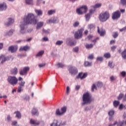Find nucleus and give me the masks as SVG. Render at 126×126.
I'll list each match as a JSON object with an SVG mask.
<instances>
[{
    "label": "nucleus",
    "mask_w": 126,
    "mask_h": 126,
    "mask_svg": "<svg viewBox=\"0 0 126 126\" xmlns=\"http://www.w3.org/2000/svg\"><path fill=\"white\" fill-rule=\"evenodd\" d=\"M63 43V40H58L56 42V45H58V46H61V45H62Z\"/></svg>",
    "instance_id": "nucleus-42"
},
{
    "label": "nucleus",
    "mask_w": 126,
    "mask_h": 126,
    "mask_svg": "<svg viewBox=\"0 0 126 126\" xmlns=\"http://www.w3.org/2000/svg\"><path fill=\"white\" fill-rule=\"evenodd\" d=\"M18 49V47L17 45L11 46L8 48V51L11 52V53H15Z\"/></svg>",
    "instance_id": "nucleus-13"
},
{
    "label": "nucleus",
    "mask_w": 126,
    "mask_h": 126,
    "mask_svg": "<svg viewBox=\"0 0 126 126\" xmlns=\"http://www.w3.org/2000/svg\"><path fill=\"white\" fill-rule=\"evenodd\" d=\"M94 45L92 44H88V43H87L86 45H85V47H86V49H92V48L94 47Z\"/></svg>",
    "instance_id": "nucleus-31"
},
{
    "label": "nucleus",
    "mask_w": 126,
    "mask_h": 126,
    "mask_svg": "<svg viewBox=\"0 0 126 126\" xmlns=\"http://www.w3.org/2000/svg\"><path fill=\"white\" fill-rule=\"evenodd\" d=\"M121 74V75L123 76V77H125V76H126V72L125 71H122Z\"/></svg>",
    "instance_id": "nucleus-55"
},
{
    "label": "nucleus",
    "mask_w": 126,
    "mask_h": 126,
    "mask_svg": "<svg viewBox=\"0 0 126 126\" xmlns=\"http://www.w3.org/2000/svg\"><path fill=\"white\" fill-rule=\"evenodd\" d=\"M83 31H84V29H83L78 30L74 34L75 39H80V38H82V33H83Z\"/></svg>",
    "instance_id": "nucleus-7"
},
{
    "label": "nucleus",
    "mask_w": 126,
    "mask_h": 126,
    "mask_svg": "<svg viewBox=\"0 0 126 126\" xmlns=\"http://www.w3.org/2000/svg\"><path fill=\"white\" fill-rule=\"evenodd\" d=\"M69 72L71 73V74H76L77 72H78V70H77V68L76 67H71L69 69Z\"/></svg>",
    "instance_id": "nucleus-17"
},
{
    "label": "nucleus",
    "mask_w": 126,
    "mask_h": 126,
    "mask_svg": "<svg viewBox=\"0 0 126 126\" xmlns=\"http://www.w3.org/2000/svg\"><path fill=\"white\" fill-rule=\"evenodd\" d=\"M122 57L124 60L126 59V49H125L124 51L121 53Z\"/></svg>",
    "instance_id": "nucleus-33"
},
{
    "label": "nucleus",
    "mask_w": 126,
    "mask_h": 126,
    "mask_svg": "<svg viewBox=\"0 0 126 126\" xmlns=\"http://www.w3.org/2000/svg\"><path fill=\"white\" fill-rule=\"evenodd\" d=\"M85 66H91V63H89V62H85L84 63Z\"/></svg>",
    "instance_id": "nucleus-44"
},
{
    "label": "nucleus",
    "mask_w": 126,
    "mask_h": 126,
    "mask_svg": "<svg viewBox=\"0 0 126 126\" xmlns=\"http://www.w3.org/2000/svg\"><path fill=\"white\" fill-rule=\"evenodd\" d=\"M26 4L29 5H33V0H25Z\"/></svg>",
    "instance_id": "nucleus-29"
},
{
    "label": "nucleus",
    "mask_w": 126,
    "mask_h": 126,
    "mask_svg": "<svg viewBox=\"0 0 126 126\" xmlns=\"http://www.w3.org/2000/svg\"><path fill=\"white\" fill-rule=\"evenodd\" d=\"M97 61H98V62H102L103 61V57H99L97 58Z\"/></svg>",
    "instance_id": "nucleus-53"
},
{
    "label": "nucleus",
    "mask_w": 126,
    "mask_h": 126,
    "mask_svg": "<svg viewBox=\"0 0 126 126\" xmlns=\"http://www.w3.org/2000/svg\"><path fill=\"white\" fill-rule=\"evenodd\" d=\"M120 4L123 6H126V0H120Z\"/></svg>",
    "instance_id": "nucleus-36"
},
{
    "label": "nucleus",
    "mask_w": 126,
    "mask_h": 126,
    "mask_svg": "<svg viewBox=\"0 0 126 126\" xmlns=\"http://www.w3.org/2000/svg\"><path fill=\"white\" fill-rule=\"evenodd\" d=\"M94 89H95V90H97V87L94 84L92 87V92H94Z\"/></svg>",
    "instance_id": "nucleus-41"
},
{
    "label": "nucleus",
    "mask_w": 126,
    "mask_h": 126,
    "mask_svg": "<svg viewBox=\"0 0 126 126\" xmlns=\"http://www.w3.org/2000/svg\"><path fill=\"white\" fill-rule=\"evenodd\" d=\"M112 36H113V38L116 39V38H117L119 36V32H113Z\"/></svg>",
    "instance_id": "nucleus-38"
},
{
    "label": "nucleus",
    "mask_w": 126,
    "mask_h": 126,
    "mask_svg": "<svg viewBox=\"0 0 126 126\" xmlns=\"http://www.w3.org/2000/svg\"><path fill=\"white\" fill-rule=\"evenodd\" d=\"M66 93L67 94H69V87L68 86L66 87Z\"/></svg>",
    "instance_id": "nucleus-60"
},
{
    "label": "nucleus",
    "mask_w": 126,
    "mask_h": 126,
    "mask_svg": "<svg viewBox=\"0 0 126 126\" xmlns=\"http://www.w3.org/2000/svg\"><path fill=\"white\" fill-rule=\"evenodd\" d=\"M104 58H106V59H110L111 58V54L109 53H107L104 54Z\"/></svg>",
    "instance_id": "nucleus-37"
},
{
    "label": "nucleus",
    "mask_w": 126,
    "mask_h": 126,
    "mask_svg": "<svg viewBox=\"0 0 126 126\" xmlns=\"http://www.w3.org/2000/svg\"><path fill=\"white\" fill-rule=\"evenodd\" d=\"M88 10V7L86 5H83L76 9V12L79 15H81L83 13H86Z\"/></svg>",
    "instance_id": "nucleus-5"
},
{
    "label": "nucleus",
    "mask_w": 126,
    "mask_h": 126,
    "mask_svg": "<svg viewBox=\"0 0 126 126\" xmlns=\"http://www.w3.org/2000/svg\"><path fill=\"white\" fill-rule=\"evenodd\" d=\"M87 75H88L87 73H83V72H80L79 73L78 75L76 77V78H77V79H78V78H80V79L82 80V79L86 78Z\"/></svg>",
    "instance_id": "nucleus-12"
},
{
    "label": "nucleus",
    "mask_w": 126,
    "mask_h": 126,
    "mask_svg": "<svg viewBox=\"0 0 126 126\" xmlns=\"http://www.w3.org/2000/svg\"><path fill=\"white\" fill-rule=\"evenodd\" d=\"M3 48V43H0V50H2Z\"/></svg>",
    "instance_id": "nucleus-62"
},
{
    "label": "nucleus",
    "mask_w": 126,
    "mask_h": 126,
    "mask_svg": "<svg viewBox=\"0 0 126 126\" xmlns=\"http://www.w3.org/2000/svg\"><path fill=\"white\" fill-rule=\"evenodd\" d=\"M116 43V40H112L110 42V45H113V44H115Z\"/></svg>",
    "instance_id": "nucleus-57"
},
{
    "label": "nucleus",
    "mask_w": 126,
    "mask_h": 126,
    "mask_svg": "<svg viewBox=\"0 0 126 126\" xmlns=\"http://www.w3.org/2000/svg\"><path fill=\"white\" fill-rule=\"evenodd\" d=\"M62 112L60 111V109H58L56 111V115L57 116H62V115H63L64 113L66 112V107L64 106L61 108Z\"/></svg>",
    "instance_id": "nucleus-9"
},
{
    "label": "nucleus",
    "mask_w": 126,
    "mask_h": 126,
    "mask_svg": "<svg viewBox=\"0 0 126 126\" xmlns=\"http://www.w3.org/2000/svg\"><path fill=\"white\" fill-rule=\"evenodd\" d=\"M17 125V121H14L12 122V126H16Z\"/></svg>",
    "instance_id": "nucleus-54"
},
{
    "label": "nucleus",
    "mask_w": 126,
    "mask_h": 126,
    "mask_svg": "<svg viewBox=\"0 0 126 126\" xmlns=\"http://www.w3.org/2000/svg\"><path fill=\"white\" fill-rule=\"evenodd\" d=\"M120 17L121 12L119 10L114 12L112 14V19H113L114 20H115V19H118V18H120Z\"/></svg>",
    "instance_id": "nucleus-10"
},
{
    "label": "nucleus",
    "mask_w": 126,
    "mask_h": 126,
    "mask_svg": "<svg viewBox=\"0 0 126 126\" xmlns=\"http://www.w3.org/2000/svg\"><path fill=\"white\" fill-rule=\"evenodd\" d=\"M7 8V5L4 2L2 3H0V11H3V10H6Z\"/></svg>",
    "instance_id": "nucleus-16"
},
{
    "label": "nucleus",
    "mask_w": 126,
    "mask_h": 126,
    "mask_svg": "<svg viewBox=\"0 0 126 126\" xmlns=\"http://www.w3.org/2000/svg\"><path fill=\"white\" fill-rule=\"evenodd\" d=\"M7 82L12 86H15L18 83V79L14 76H9L7 79Z\"/></svg>",
    "instance_id": "nucleus-4"
},
{
    "label": "nucleus",
    "mask_w": 126,
    "mask_h": 126,
    "mask_svg": "<svg viewBox=\"0 0 126 126\" xmlns=\"http://www.w3.org/2000/svg\"><path fill=\"white\" fill-rule=\"evenodd\" d=\"M18 72V70L16 67H14L13 69L11 70V74H13V75H16V74H17Z\"/></svg>",
    "instance_id": "nucleus-25"
},
{
    "label": "nucleus",
    "mask_w": 126,
    "mask_h": 126,
    "mask_svg": "<svg viewBox=\"0 0 126 126\" xmlns=\"http://www.w3.org/2000/svg\"><path fill=\"white\" fill-rule=\"evenodd\" d=\"M115 114V111L114 110H110L108 112V116H113Z\"/></svg>",
    "instance_id": "nucleus-39"
},
{
    "label": "nucleus",
    "mask_w": 126,
    "mask_h": 126,
    "mask_svg": "<svg viewBox=\"0 0 126 126\" xmlns=\"http://www.w3.org/2000/svg\"><path fill=\"white\" fill-rule=\"evenodd\" d=\"M108 66L110 67V68H114V66H115V64L113 63L112 61H109L108 62Z\"/></svg>",
    "instance_id": "nucleus-35"
},
{
    "label": "nucleus",
    "mask_w": 126,
    "mask_h": 126,
    "mask_svg": "<svg viewBox=\"0 0 126 126\" xmlns=\"http://www.w3.org/2000/svg\"><path fill=\"white\" fill-rule=\"evenodd\" d=\"M79 89H80V86L79 85H77L75 87V90L77 91H78V90Z\"/></svg>",
    "instance_id": "nucleus-61"
},
{
    "label": "nucleus",
    "mask_w": 126,
    "mask_h": 126,
    "mask_svg": "<svg viewBox=\"0 0 126 126\" xmlns=\"http://www.w3.org/2000/svg\"><path fill=\"white\" fill-rule=\"evenodd\" d=\"M38 22V20L35 18V15L33 13H29L27 16L24 18L23 22H21L20 33L25 34V30L24 27L29 24H33L36 25Z\"/></svg>",
    "instance_id": "nucleus-1"
},
{
    "label": "nucleus",
    "mask_w": 126,
    "mask_h": 126,
    "mask_svg": "<svg viewBox=\"0 0 126 126\" xmlns=\"http://www.w3.org/2000/svg\"><path fill=\"white\" fill-rule=\"evenodd\" d=\"M92 101H93V98H92V95L90 93L87 92L83 94L82 102L83 106L87 104H91Z\"/></svg>",
    "instance_id": "nucleus-2"
},
{
    "label": "nucleus",
    "mask_w": 126,
    "mask_h": 126,
    "mask_svg": "<svg viewBox=\"0 0 126 126\" xmlns=\"http://www.w3.org/2000/svg\"><path fill=\"white\" fill-rule=\"evenodd\" d=\"M14 23V20H13L11 18H9L8 19V22L5 23V25H6V26H10V25L13 24Z\"/></svg>",
    "instance_id": "nucleus-19"
},
{
    "label": "nucleus",
    "mask_w": 126,
    "mask_h": 126,
    "mask_svg": "<svg viewBox=\"0 0 126 126\" xmlns=\"http://www.w3.org/2000/svg\"><path fill=\"white\" fill-rule=\"evenodd\" d=\"M30 123L31 125H35L36 126H39V125H40L41 122L40 121L34 120V119H31L30 120Z\"/></svg>",
    "instance_id": "nucleus-18"
},
{
    "label": "nucleus",
    "mask_w": 126,
    "mask_h": 126,
    "mask_svg": "<svg viewBox=\"0 0 126 126\" xmlns=\"http://www.w3.org/2000/svg\"><path fill=\"white\" fill-rule=\"evenodd\" d=\"M46 65V63H41V64H39L38 65V66L39 67H44V66H45Z\"/></svg>",
    "instance_id": "nucleus-56"
},
{
    "label": "nucleus",
    "mask_w": 126,
    "mask_h": 126,
    "mask_svg": "<svg viewBox=\"0 0 126 126\" xmlns=\"http://www.w3.org/2000/svg\"><path fill=\"white\" fill-rule=\"evenodd\" d=\"M45 53V51L44 50H41L39 51L35 56L37 57H42L43 55H44V53Z\"/></svg>",
    "instance_id": "nucleus-30"
},
{
    "label": "nucleus",
    "mask_w": 126,
    "mask_h": 126,
    "mask_svg": "<svg viewBox=\"0 0 126 126\" xmlns=\"http://www.w3.org/2000/svg\"><path fill=\"white\" fill-rule=\"evenodd\" d=\"M28 50H30V46L28 45L22 46L19 49V51H20L21 52H22V51H26Z\"/></svg>",
    "instance_id": "nucleus-20"
},
{
    "label": "nucleus",
    "mask_w": 126,
    "mask_h": 126,
    "mask_svg": "<svg viewBox=\"0 0 126 126\" xmlns=\"http://www.w3.org/2000/svg\"><path fill=\"white\" fill-rule=\"evenodd\" d=\"M97 32L100 35V36H104L106 34V31L103 28H99V27H97Z\"/></svg>",
    "instance_id": "nucleus-15"
},
{
    "label": "nucleus",
    "mask_w": 126,
    "mask_h": 126,
    "mask_svg": "<svg viewBox=\"0 0 126 126\" xmlns=\"http://www.w3.org/2000/svg\"><path fill=\"white\" fill-rule=\"evenodd\" d=\"M90 14H87L85 15V17H86V19L87 20H89V19H90Z\"/></svg>",
    "instance_id": "nucleus-47"
},
{
    "label": "nucleus",
    "mask_w": 126,
    "mask_h": 126,
    "mask_svg": "<svg viewBox=\"0 0 126 126\" xmlns=\"http://www.w3.org/2000/svg\"><path fill=\"white\" fill-rule=\"evenodd\" d=\"M111 49V51H112L113 52H114L115 50L117 49V46H112Z\"/></svg>",
    "instance_id": "nucleus-52"
},
{
    "label": "nucleus",
    "mask_w": 126,
    "mask_h": 126,
    "mask_svg": "<svg viewBox=\"0 0 126 126\" xmlns=\"http://www.w3.org/2000/svg\"><path fill=\"white\" fill-rule=\"evenodd\" d=\"M56 13V10H50L48 11V15H52V14H55Z\"/></svg>",
    "instance_id": "nucleus-32"
},
{
    "label": "nucleus",
    "mask_w": 126,
    "mask_h": 126,
    "mask_svg": "<svg viewBox=\"0 0 126 126\" xmlns=\"http://www.w3.org/2000/svg\"><path fill=\"white\" fill-rule=\"evenodd\" d=\"M126 27H124L123 28L120 30V32H123L124 31H126Z\"/></svg>",
    "instance_id": "nucleus-58"
},
{
    "label": "nucleus",
    "mask_w": 126,
    "mask_h": 126,
    "mask_svg": "<svg viewBox=\"0 0 126 126\" xmlns=\"http://www.w3.org/2000/svg\"><path fill=\"white\" fill-rule=\"evenodd\" d=\"M14 114H16L15 118H17V119H18L19 120H20V119H21V113H20L19 111H15L14 112Z\"/></svg>",
    "instance_id": "nucleus-24"
},
{
    "label": "nucleus",
    "mask_w": 126,
    "mask_h": 126,
    "mask_svg": "<svg viewBox=\"0 0 126 126\" xmlns=\"http://www.w3.org/2000/svg\"><path fill=\"white\" fill-rule=\"evenodd\" d=\"M11 59H12V60H13V58H12V57H11V56L5 57L4 55H1L0 56V61L1 60V63H2V64L5 62L10 60Z\"/></svg>",
    "instance_id": "nucleus-8"
},
{
    "label": "nucleus",
    "mask_w": 126,
    "mask_h": 126,
    "mask_svg": "<svg viewBox=\"0 0 126 126\" xmlns=\"http://www.w3.org/2000/svg\"><path fill=\"white\" fill-rule=\"evenodd\" d=\"M34 11H35L36 14H37V16H42V15L43 14V11H42V10L35 9Z\"/></svg>",
    "instance_id": "nucleus-23"
},
{
    "label": "nucleus",
    "mask_w": 126,
    "mask_h": 126,
    "mask_svg": "<svg viewBox=\"0 0 126 126\" xmlns=\"http://www.w3.org/2000/svg\"><path fill=\"white\" fill-rule=\"evenodd\" d=\"M66 43L68 46H75L76 45V41H73L71 40L70 38H67Z\"/></svg>",
    "instance_id": "nucleus-14"
},
{
    "label": "nucleus",
    "mask_w": 126,
    "mask_h": 126,
    "mask_svg": "<svg viewBox=\"0 0 126 126\" xmlns=\"http://www.w3.org/2000/svg\"><path fill=\"white\" fill-rule=\"evenodd\" d=\"M49 23H51V22H52V23H57V21H58V20H57V19H53L52 20H49Z\"/></svg>",
    "instance_id": "nucleus-46"
},
{
    "label": "nucleus",
    "mask_w": 126,
    "mask_h": 126,
    "mask_svg": "<svg viewBox=\"0 0 126 126\" xmlns=\"http://www.w3.org/2000/svg\"><path fill=\"white\" fill-rule=\"evenodd\" d=\"M120 105V101L115 100L113 102V106L117 108L118 106Z\"/></svg>",
    "instance_id": "nucleus-34"
},
{
    "label": "nucleus",
    "mask_w": 126,
    "mask_h": 126,
    "mask_svg": "<svg viewBox=\"0 0 126 126\" xmlns=\"http://www.w3.org/2000/svg\"><path fill=\"white\" fill-rule=\"evenodd\" d=\"M109 121H110V122L112 121H114V118H113V116H109Z\"/></svg>",
    "instance_id": "nucleus-63"
},
{
    "label": "nucleus",
    "mask_w": 126,
    "mask_h": 126,
    "mask_svg": "<svg viewBox=\"0 0 126 126\" xmlns=\"http://www.w3.org/2000/svg\"><path fill=\"white\" fill-rule=\"evenodd\" d=\"M88 59H89V60H93V59H94V55L92 54V55L89 56Z\"/></svg>",
    "instance_id": "nucleus-51"
},
{
    "label": "nucleus",
    "mask_w": 126,
    "mask_h": 126,
    "mask_svg": "<svg viewBox=\"0 0 126 126\" xmlns=\"http://www.w3.org/2000/svg\"><path fill=\"white\" fill-rule=\"evenodd\" d=\"M13 32H14L13 30H10L8 32L4 34V36H11L13 34Z\"/></svg>",
    "instance_id": "nucleus-27"
},
{
    "label": "nucleus",
    "mask_w": 126,
    "mask_h": 126,
    "mask_svg": "<svg viewBox=\"0 0 126 126\" xmlns=\"http://www.w3.org/2000/svg\"><path fill=\"white\" fill-rule=\"evenodd\" d=\"M19 81H21L19 83V87H18V92H21L23 90V87L25 86V81H23V78L21 77H19L18 80Z\"/></svg>",
    "instance_id": "nucleus-6"
},
{
    "label": "nucleus",
    "mask_w": 126,
    "mask_h": 126,
    "mask_svg": "<svg viewBox=\"0 0 126 126\" xmlns=\"http://www.w3.org/2000/svg\"><path fill=\"white\" fill-rule=\"evenodd\" d=\"M97 87H102L103 86V83L102 82H98L97 84Z\"/></svg>",
    "instance_id": "nucleus-49"
},
{
    "label": "nucleus",
    "mask_w": 126,
    "mask_h": 126,
    "mask_svg": "<svg viewBox=\"0 0 126 126\" xmlns=\"http://www.w3.org/2000/svg\"><path fill=\"white\" fill-rule=\"evenodd\" d=\"M44 25V22H39L37 24L36 29H40L41 28L43 27Z\"/></svg>",
    "instance_id": "nucleus-26"
},
{
    "label": "nucleus",
    "mask_w": 126,
    "mask_h": 126,
    "mask_svg": "<svg viewBox=\"0 0 126 126\" xmlns=\"http://www.w3.org/2000/svg\"><path fill=\"white\" fill-rule=\"evenodd\" d=\"M31 113L32 116H39V112H38V110L35 108L32 109Z\"/></svg>",
    "instance_id": "nucleus-21"
},
{
    "label": "nucleus",
    "mask_w": 126,
    "mask_h": 126,
    "mask_svg": "<svg viewBox=\"0 0 126 126\" xmlns=\"http://www.w3.org/2000/svg\"><path fill=\"white\" fill-rule=\"evenodd\" d=\"M98 18L101 22H105L106 21L110 18V13L107 11L102 12L99 14Z\"/></svg>",
    "instance_id": "nucleus-3"
},
{
    "label": "nucleus",
    "mask_w": 126,
    "mask_h": 126,
    "mask_svg": "<svg viewBox=\"0 0 126 126\" xmlns=\"http://www.w3.org/2000/svg\"><path fill=\"white\" fill-rule=\"evenodd\" d=\"M30 68L29 67L27 66L23 68L22 70H21L20 71V75H26L27 74V72L29 71Z\"/></svg>",
    "instance_id": "nucleus-11"
},
{
    "label": "nucleus",
    "mask_w": 126,
    "mask_h": 126,
    "mask_svg": "<svg viewBox=\"0 0 126 126\" xmlns=\"http://www.w3.org/2000/svg\"><path fill=\"white\" fill-rule=\"evenodd\" d=\"M79 25V22H76L73 24V26L74 27H77Z\"/></svg>",
    "instance_id": "nucleus-50"
},
{
    "label": "nucleus",
    "mask_w": 126,
    "mask_h": 126,
    "mask_svg": "<svg viewBox=\"0 0 126 126\" xmlns=\"http://www.w3.org/2000/svg\"><path fill=\"white\" fill-rule=\"evenodd\" d=\"M124 98V94H120L118 96V100H122Z\"/></svg>",
    "instance_id": "nucleus-43"
},
{
    "label": "nucleus",
    "mask_w": 126,
    "mask_h": 126,
    "mask_svg": "<svg viewBox=\"0 0 126 126\" xmlns=\"http://www.w3.org/2000/svg\"><path fill=\"white\" fill-rule=\"evenodd\" d=\"M125 125V122L119 121L117 123V126H124Z\"/></svg>",
    "instance_id": "nucleus-40"
},
{
    "label": "nucleus",
    "mask_w": 126,
    "mask_h": 126,
    "mask_svg": "<svg viewBox=\"0 0 126 126\" xmlns=\"http://www.w3.org/2000/svg\"><path fill=\"white\" fill-rule=\"evenodd\" d=\"M57 65H58L59 67H61V68L64 67V65L62 63H58L57 64Z\"/></svg>",
    "instance_id": "nucleus-48"
},
{
    "label": "nucleus",
    "mask_w": 126,
    "mask_h": 126,
    "mask_svg": "<svg viewBox=\"0 0 126 126\" xmlns=\"http://www.w3.org/2000/svg\"><path fill=\"white\" fill-rule=\"evenodd\" d=\"M78 50H79L78 47H75V48L73 49L74 52H75L76 53H77V52H78Z\"/></svg>",
    "instance_id": "nucleus-59"
},
{
    "label": "nucleus",
    "mask_w": 126,
    "mask_h": 126,
    "mask_svg": "<svg viewBox=\"0 0 126 126\" xmlns=\"http://www.w3.org/2000/svg\"><path fill=\"white\" fill-rule=\"evenodd\" d=\"M101 5H102L101 3L96 4L94 6V8H97L98 7H101Z\"/></svg>",
    "instance_id": "nucleus-45"
},
{
    "label": "nucleus",
    "mask_w": 126,
    "mask_h": 126,
    "mask_svg": "<svg viewBox=\"0 0 126 126\" xmlns=\"http://www.w3.org/2000/svg\"><path fill=\"white\" fill-rule=\"evenodd\" d=\"M61 126V122H59L57 120H54L53 123L51 124V126Z\"/></svg>",
    "instance_id": "nucleus-22"
},
{
    "label": "nucleus",
    "mask_w": 126,
    "mask_h": 126,
    "mask_svg": "<svg viewBox=\"0 0 126 126\" xmlns=\"http://www.w3.org/2000/svg\"><path fill=\"white\" fill-rule=\"evenodd\" d=\"M110 80H111V81H113V80H115L116 79L115 78V77H114L113 76L110 77Z\"/></svg>",
    "instance_id": "nucleus-64"
},
{
    "label": "nucleus",
    "mask_w": 126,
    "mask_h": 126,
    "mask_svg": "<svg viewBox=\"0 0 126 126\" xmlns=\"http://www.w3.org/2000/svg\"><path fill=\"white\" fill-rule=\"evenodd\" d=\"M88 29H90V31H93L95 29V26L91 24L88 25Z\"/></svg>",
    "instance_id": "nucleus-28"
}]
</instances>
